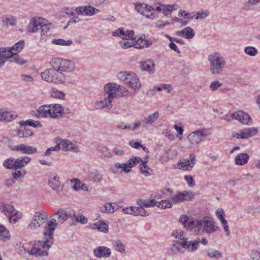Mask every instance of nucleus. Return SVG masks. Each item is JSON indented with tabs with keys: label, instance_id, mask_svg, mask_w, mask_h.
<instances>
[{
	"label": "nucleus",
	"instance_id": "f257e3e1",
	"mask_svg": "<svg viewBox=\"0 0 260 260\" xmlns=\"http://www.w3.org/2000/svg\"><path fill=\"white\" fill-rule=\"evenodd\" d=\"M50 64L53 68V83L55 84L64 83L67 80L64 73L72 72L75 69L73 61L60 58L51 59Z\"/></svg>",
	"mask_w": 260,
	"mask_h": 260
},
{
	"label": "nucleus",
	"instance_id": "f03ea898",
	"mask_svg": "<svg viewBox=\"0 0 260 260\" xmlns=\"http://www.w3.org/2000/svg\"><path fill=\"white\" fill-rule=\"evenodd\" d=\"M172 236L174 238L179 240L173 241L170 250L174 254L183 253L184 250L183 249L189 252H194L199 247L200 239L197 238L193 241H188V239L184 236V232L180 229L173 231Z\"/></svg>",
	"mask_w": 260,
	"mask_h": 260
},
{
	"label": "nucleus",
	"instance_id": "7ed1b4c3",
	"mask_svg": "<svg viewBox=\"0 0 260 260\" xmlns=\"http://www.w3.org/2000/svg\"><path fill=\"white\" fill-rule=\"evenodd\" d=\"M193 226L198 234H211L219 230L216 222L211 217L204 216L194 221L189 222V226Z\"/></svg>",
	"mask_w": 260,
	"mask_h": 260
},
{
	"label": "nucleus",
	"instance_id": "20e7f679",
	"mask_svg": "<svg viewBox=\"0 0 260 260\" xmlns=\"http://www.w3.org/2000/svg\"><path fill=\"white\" fill-rule=\"evenodd\" d=\"M209 62V70L211 74L217 76L221 75L224 71L226 61L223 55L214 52L209 54L207 57Z\"/></svg>",
	"mask_w": 260,
	"mask_h": 260
},
{
	"label": "nucleus",
	"instance_id": "39448f33",
	"mask_svg": "<svg viewBox=\"0 0 260 260\" xmlns=\"http://www.w3.org/2000/svg\"><path fill=\"white\" fill-rule=\"evenodd\" d=\"M117 77L134 90H139L141 87L140 79L134 72L121 71L118 73Z\"/></svg>",
	"mask_w": 260,
	"mask_h": 260
},
{
	"label": "nucleus",
	"instance_id": "423d86ee",
	"mask_svg": "<svg viewBox=\"0 0 260 260\" xmlns=\"http://www.w3.org/2000/svg\"><path fill=\"white\" fill-rule=\"evenodd\" d=\"M52 244V243L46 239H43L42 241L39 240L36 241L31 249L30 250H27V252L29 254L34 255L36 256L47 255L48 250Z\"/></svg>",
	"mask_w": 260,
	"mask_h": 260
},
{
	"label": "nucleus",
	"instance_id": "0eeeda50",
	"mask_svg": "<svg viewBox=\"0 0 260 260\" xmlns=\"http://www.w3.org/2000/svg\"><path fill=\"white\" fill-rule=\"evenodd\" d=\"M0 211L7 216L10 223H15L22 217V214L20 212L16 210L12 205L8 203H0Z\"/></svg>",
	"mask_w": 260,
	"mask_h": 260
},
{
	"label": "nucleus",
	"instance_id": "6e6552de",
	"mask_svg": "<svg viewBox=\"0 0 260 260\" xmlns=\"http://www.w3.org/2000/svg\"><path fill=\"white\" fill-rule=\"evenodd\" d=\"M113 36L121 38L123 40L120 42V45L123 49H127L134 46L136 44L133 41L129 42L127 40L133 38L134 32L133 30H124L122 28H119L113 32Z\"/></svg>",
	"mask_w": 260,
	"mask_h": 260
},
{
	"label": "nucleus",
	"instance_id": "1a4fd4ad",
	"mask_svg": "<svg viewBox=\"0 0 260 260\" xmlns=\"http://www.w3.org/2000/svg\"><path fill=\"white\" fill-rule=\"evenodd\" d=\"M106 93L113 94V99L118 97L131 96V93L125 87L114 83H107L104 88Z\"/></svg>",
	"mask_w": 260,
	"mask_h": 260
},
{
	"label": "nucleus",
	"instance_id": "9d476101",
	"mask_svg": "<svg viewBox=\"0 0 260 260\" xmlns=\"http://www.w3.org/2000/svg\"><path fill=\"white\" fill-rule=\"evenodd\" d=\"M48 219V214L44 210H41L36 212L28 225V229L31 230H35L41 225L47 222Z\"/></svg>",
	"mask_w": 260,
	"mask_h": 260
},
{
	"label": "nucleus",
	"instance_id": "9b49d317",
	"mask_svg": "<svg viewBox=\"0 0 260 260\" xmlns=\"http://www.w3.org/2000/svg\"><path fill=\"white\" fill-rule=\"evenodd\" d=\"M57 225L58 223L56 222V219L52 218L50 220H48L44 225L43 231V239H46L53 243L54 241L53 234Z\"/></svg>",
	"mask_w": 260,
	"mask_h": 260
},
{
	"label": "nucleus",
	"instance_id": "f8f14e48",
	"mask_svg": "<svg viewBox=\"0 0 260 260\" xmlns=\"http://www.w3.org/2000/svg\"><path fill=\"white\" fill-rule=\"evenodd\" d=\"M142 161L140 157L133 156L130 158L125 163L120 164L117 162L115 167L117 169H121L120 172L128 173L132 171V168Z\"/></svg>",
	"mask_w": 260,
	"mask_h": 260
},
{
	"label": "nucleus",
	"instance_id": "ddd939ff",
	"mask_svg": "<svg viewBox=\"0 0 260 260\" xmlns=\"http://www.w3.org/2000/svg\"><path fill=\"white\" fill-rule=\"evenodd\" d=\"M136 11L146 18L153 20L158 18L157 14L153 12L154 8L144 3L139 4L135 6Z\"/></svg>",
	"mask_w": 260,
	"mask_h": 260
},
{
	"label": "nucleus",
	"instance_id": "4468645a",
	"mask_svg": "<svg viewBox=\"0 0 260 260\" xmlns=\"http://www.w3.org/2000/svg\"><path fill=\"white\" fill-rule=\"evenodd\" d=\"M196 156L193 154H191L189 156L188 159L183 158L179 161L176 164L175 168L184 171H191L196 164Z\"/></svg>",
	"mask_w": 260,
	"mask_h": 260
},
{
	"label": "nucleus",
	"instance_id": "2eb2a0df",
	"mask_svg": "<svg viewBox=\"0 0 260 260\" xmlns=\"http://www.w3.org/2000/svg\"><path fill=\"white\" fill-rule=\"evenodd\" d=\"M257 132V129L255 127L246 128L240 130L239 132H233L232 137L237 139H247L256 134Z\"/></svg>",
	"mask_w": 260,
	"mask_h": 260
},
{
	"label": "nucleus",
	"instance_id": "dca6fc26",
	"mask_svg": "<svg viewBox=\"0 0 260 260\" xmlns=\"http://www.w3.org/2000/svg\"><path fill=\"white\" fill-rule=\"evenodd\" d=\"M50 105H44L41 106L39 108L31 111V115L38 118H52L51 109Z\"/></svg>",
	"mask_w": 260,
	"mask_h": 260
},
{
	"label": "nucleus",
	"instance_id": "f3484780",
	"mask_svg": "<svg viewBox=\"0 0 260 260\" xmlns=\"http://www.w3.org/2000/svg\"><path fill=\"white\" fill-rule=\"evenodd\" d=\"M194 198V194L191 191H183L177 192L172 196L171 200L173 204L182 202L184 201H190Z\"/></svg>",
	"mask_w": 260,
	"mask_h": 260
},
{
	"label": "nucleus",
	"instance_id": "a211bd4d",
	"mask_svg": "<svg viewBox=\"0 0 260 260\" xmlns=\"http://www.w3.org/2000/svg\"><path fill=\"white\" fill-rule=\"evenodd\" d=\"M24 42L23 40H20L18 42L16 43L13 46L10 48H0L5 51V53L8 54V56L6 58V61L13 56V55L17 54V53L20 52L24 47Z\"/></svg>",
	"mask_w": 260,
	"mask_h": 260
},
{
	"label": "nucleus",
	"instance_id": "6ab92c4d",
	"mask_svg": "<svg viewBox=\"0 0 260 260\" xmlns=\"http://www.w3.org/2000/svg\"><path fill=\"white\" fill-rule=\"evenodd\" d=\"M76 12L82 16H91L100 12V10L90 5L79 6L75 9Z\"/></svg>",
	"mask_w": 260,
	"mask_h": 260
},
{
	"label": "nucleus",
	"instance_id": "aec40b11",
	"mask_svg": "<svg viewBox=\"0 0 260 260\" xmlns=\"http://www.w3.org/2000/svg\"><path fill=\"white\" fill-rule=\"evenodd\" d=\"M10 149L14 151L21 152L26 154H32L37 152V149L35 147L27 146L23 144L18 145L10 146Z\"/></svg>",
	"mask_w": 260,
	"mask_h": 260
},
{
	"label": "nucleus",
	"instance_id": "412c9836",
	"mask_svg": "<svg viewBox=\"0 0 260 260\" xmlns=\"http://www.w3.org/2000/svg\"><path fill=\"white\" fill-rule=\"evenodd\" d=\"M207 136V134L202 131H197L188 135L187 139L192 145H198L203 141V138Z\"/></svg>",
	"mask_w": 260,
	"mask_h": 260
},
{
	"label": "nucleus",
	"instance_id": "4be33fe9",
	"mask_svg": "<svg viewBox=\"0 0 260 260\" xmlns=\"http://www.w3.org/2000/svg\"><path fill=\"white\" fill-rule=\"evenodd\" d=\"M45 19L41 17H33L30 21L27 30L28 32L34 33L40 29Z\"/></svg>",
	"mask_w": 260,
	"mask_h": 260
},
{
	"label": "nucleus",
	"instance_id": "5701e85b",
	"mask_svg": "<svg viewBox=\"0 0 260 260\" xmlns=\"http://www.w3.org/2000/svg\"><path fill=\"white\" fill-rule=\"evenodd\" d=\"M108 94L107 98H105L104 100L96 102L95 107L97 109H103L107 108L109 110L112 108V101L113 99V94L106 93Z\"/></svg>",
	"mask_w": 260,
	"mask_h": 260
},
{
	"label": "nucleus",
	"instance_id": "b1692460",
	"mask_svg": "<svg viewBox=\"0 0 260 260\" xmlns=\"http://www.w3.org/2000/svg\"><path fill=\"white\" fill-rule=\"evenodd\" d=\"M234 116L235 119L240 122L249 125L252 123V119L249 115L243 111H238L234 113Z\"/></svg>",
	"mask_w": 260,
	"mask_h": 260
},
{
	"label": "nucleus",
	"instance_id": "393cba45",
	"mask_svg": "<svg viewBox=\"0 0 260 260\" xmlns=\"http://www.w3.org/2000/svg\"><path fill=\"white\" fill-rule=\"evenodd\" d=\"M94 255L97 258H108L111 254L110 249L107 247L100 246L93 249Z\"/></svg>",
	"mask_w": 260,
	"mask_h": 260
},
{
	"label": "nucleus",
	"instance_id": "a878e982",
	"mask_svg": "<svg viewBox=\"0 0 260 260\" xmlns=\"http://www.w3.org/2000/svg\"><path fill=\"white\" fill-rule=\"evenodd\" d=\"M173 89V86L170 84H161L158 86H154L152 89H149L147 91L146 94L149 96H152L155 94V91H161L162 90H165L170 93Z\"/></svg>",
	"mask_w": 260,
	"mask_h": 260
},
{
	"label": "nucleus",
	"instance_id": "bb28decb",
	"mask_svg": "<svg viewBox=\"0 0 260 260\" xmlns=\"http://www.w3.org/2000/svg\"><path fill=\"white\" fill-rule=\"evenodd\" d=\"M53 218H57L56 222L58 223V225L63 223L68 218L71 217V215L68 214L64 210L60 209L57 210L52 215Z\"/></svg>",
	"mask_w": 260,
	"mask_h": 260
},
{
	"label": "nucleus",
	"instance_id": "cd10ccee",
	"mask_svg": "<svg viewBox=\"0 0 260 260\" xmlns=\"http://www.w3.org/2000/svg\"><path fill=\"white\" fill-rule=\"evenodd\" d=\"M51 109L52 118H58L62 116L64 111V108L61 105L58 104H50Z\"/></svg>",
	"mask_w": 260,
	"mask_h": 260
},
{
	"label": "nucleus",
	"instance_id": "c85d7f7f",
	"mask_svg": "<svg viewBox=\"0 0 260 260\" xmlns=\"http://www.w3.org/2000/svg\"><path fill=\"white\" fill-rule=\"evenodd\" d=\"M16 117L12 111L0 108V121L10 122L14 120Z\"/></svg>",
	"mask_w": 260,
	"mask_h": 260
},
{
	"label": "nucleus",
	"instance_id": "c756f323",
	"mask_svg": "<svg viewBox=\"0 0 260 260\" xmlns=\"http://www.w3.org/2000/svg\"><path fill=\"white\" fill-rule=\"evenodd\" d=\"M165 153L160 157V160L162 164L168 162L170 160L173 159L177 154V151L173 149H168L164 150Z\"/></svg>",
	"mask_w": 260,
	"mask_h": 260
},
{
	"label": "nucleus",
	"instance_id": "7c9ffc66",
	"mask_svg": "<svg viewBox=\"0 0 260 260\" xmlns=\"http://www.w3.org/2000/svg\"><path fill=\"white\" fill-rule=\"evenodd\" d=\"M42 25V26L40 28L41 36L42 39L46 40V38L51 34V28L52 25L51 23H48L47 20L46 19H44Z\"/></svg>",
	"mask_w": 260,
	"mask_h": 260
},
{
	"label": "nucleus",
	"instance_id": "2f4dec72",
	"mask_svg": "<svg viewBox=\"0 0 260 260\" xmlns=\"http://www.w3.org/2000/svg\"><path fill=\"white\" fill-rule=\"evenodd\" d=\"M48 184L50 187L54 190H58L60 187V182L59 181V177L55 173H50Z\"/></svg>",
	"mask_w": 260,
	"mask_h": 260
},
{
	"label": "nucleus",
	"instance_id": "473e14b6",
	"mask_svg": "<svg viewBox=\"0 0 260 260\" xmlns=\"http://www.w3.org/2000/svg\"><path fill=\"white\" fill-rule=\"evenodd\" d=\"M176 35L178 36L184 37L187 39H191L195 35V33L193 29L190 27H186L181 30L176 31Z\"/></svg>",
	"mask_w": 260,
	"mask_h": 260
},
{
	"label": "nucleus",
	"instance_id": "72a5a7b5",
	"mask_svg": "<svg viewBox=\"0 0 260 260\" xmlns=\"http://www.w3.org/2000/svg\"><path fill=\"white\" fill-rule=\"evenodd\" d=\"M31 160V158L24 156L18 158H15V170L22 168L28 165Z\"/></svg>",
	"mask_w": 260,
	"mask_h": 260
},
{
	"label": "nucleus",
	"instance_id": "f704fd0d",
	"mask_svg": "<svg viewBox=\"0 0 260 260\" xmlns=\"http://www.w3.org/2000/svg\"><path fill=\"white\" fill-rule=\"evenodd\" d=\"M140 162H141V164L139 166V169L142 174L145 177L150 176L153 175L154 173L153 170L147 165V161L142 159V161Z\"/></svg>",
	"mask_w": 260,
	"mask_h": 260
},
{
	"label": "nucleus",
	"instance_id": "c9c22d12",
	"mask_svg": "<svg viewBox=\"0 0 260 260\" xmlns=\"http://www.w3.org/2000/svg\"><path fill=\"white\" fill-rule=\"evenodd\" d=\"M71 183H74L73 189L76 191L83 190L84 191H88L89 186L85 183H82L78 178H74L70 180Z\"/></svg>",
	"mask_w": 260,
	"mask_h": 260
},
{
	"label": "nucleus",
	"instance_id": "e433bc0d",
	"mask_svg": "<svg viewBox=\"0 0 260 260\" xmlns=\"http://www.w3.org/2000/svg\"><path fill=\"white\" fill-rule=\"evenodd\" d=\"M155 64L152 59H148L141 62V68L143 71L152 73L154 71Z\"/></svg>",
	"mask_w": 260,
	"mask_h": 260
},
{
	"label": "nucleus",
	"instance_id": "4c0bfd02",
	"mask_svg": "<svg viewBox=\"0 0 260 260\" xmlns=\"http://www.w3.org/2000/svg\"><path fill=\"white\" fill-rule=\"evenodd\" d=\"M159 116V112L158 111H156L154 113L149 115L148 116L144 117L142 121L145 126L151 125L157 120Z\"/></svg>",
	"mask_w": 260,
	"mask_h": 260
},
{
	"label": "nucleus",
	"instance_id": "58836bf2",
	"mask_svg": "<svg viewBox=\"0 0 260 260\" xmlns=\"http://www.w3.org/2000/svg\"><path fill=\"white\" fill-rule=\"evenodd\" d=\"M53 68L45 70L41 73V76L42 80L53 83Z\"/></svg>",
	"mask_w": 260,
	"mask_h": 260
},
{
	"label": "nucleus",
	"instance_id": "ea45409f",
	"mask_svg": "<svg viewBox=\"0 0 260 260\" xmlns=\"http://www.w3.org/2000/svg\"><path fill=\"white\" fill-rule=\"evenodd\" d=\"M118 209L115 203H106L101 208V211L103 213H112Z\"/></svg>",
	"mask_w": 260,
	"mask_h": 260
},
{
	"label": "nucleus",
	"instance_id": "a19ab883",
	"mask_svg": "<svg viewBox=\"0 0 260 260\" xmlns=\"http://www.w3.org/2000/svg\"><path fill=\"white\" fill-rule=\"evenodd\" d=\"M249 159V155L247 153H241L236 156L235 163L239 166H243L246 164Z\"/></svg>",
	"mask_w": 260,
	"mask_h": 260
},
{
	"label": "nucleus",
	"instance_id": "79ce46f5",
	"mask_svg": "<svg viewBox=\"0 0 260 260\" xmlns=\"http://www.w3.org/2000/svg\"><path fill=\"white\" fill-rule=\"evenodd\" d=\"M32 132L24 126H21L17 131V135L20 138H26L32 135Z\"/></svg>",
	"mask_w": 260,
	"mask_h": 260
},
{
	"label": "nucleus",
	"instance_id": "37998d69",
	"mask_svg": "<svg viewBox=\"0 0 260 260\" xmlns=\"http://www.w3.org/2000/svg\"><path fill=\"white\" fill-rule=\"evenodd\" d=\"M93 229H96L100 232L107 233L108 232V225L104 221L100 220L93 225Z\"/></svg>",
	"mask_w": 260,
	"mask_h": 260
},
{
	"label": "nucleus",
	"instance_id": "c03bdc74",
	"mask_svg": "<svg viewBox=\"0 0 260 260\" xmlns=\"http://www.w3.org/2000/svg\"><path fill=\"white\" fill-rule=\"evenodd\" d=\"M19 124L21 126H27L29 125L33 127H42V125L41 123L39 121H36L32 119H28L26 121H20Z\"/></svg>",
	"mask_w": 260,
	"mask_h": 260
},
{
	"label": "nucleus",
	"instance_id": "a18cd8bd",
	"mask_svg": "<svg viewBox=\"0 0 260 260\" xmlns=\"http://www.w3.org/2000/svg\"><path fill=\"white\" fill-rule=\"evenodd\" d=\"M54 141L55 143L59 145L60 148L63 151H67L69 145H71V141L67 139H62L57 137L55 138Z\"/></svg>",
	"mask_w": 260,
	"mask_h": 260
},
{
	"label": "nucleus",
	"instance_id": "49530a36",
	"mask_svg": "<svg viewBox=\"0 0 260 260\" xmlns=\"http://www.w3.org/2000/svg\"><path fill=\"white\" fill-rule=\"evenodd\" d=\"M141 41L142 42H144V44L142 45H139L138 43H136V45H135V47L137 49H141V48H147L153 44V41L150 39H142V38L141 37L140 38L138 41Z\"/></svg>",
	"mask_w": 260,
	"mask_h": 260
},
{
	"label": "nucleus",
	"instance_id": "de8ad7c7",
	"mask_svg": "<svg viewBox=\"0 0 260 260\" xmlns=\"http://www.w3.org/2000/svg\"><path fill=\"white\" fill-rule=\"evenodd\" d=\"M51 96L53 98L63 100L64 98L65 93L55 88H52L51 91Z\"/></svg>",
	"mask_w": 260,
	"mask_h": 260
},
{
	"label": "nucleus",
	"instance_id": "09e8293b",
	"mask_svg": "<svg viewBox=\"0 0 260 260\" xmlns=\"http://www.w3.org/2000/svg\"><path fill=\"white\" fill-rule=\"evenodd\" d=\"M10 237V234L8 230L3 226L0 225V239L8 240Z\"/></svg>",
	"mask_w": 260,
	"mask_h": 260
},
{
	"label": "nucleus",
	"instance_id": "8fccbe9b",
	"mask_svg": "<svg viewBox=\"0 0 260 260\" xmlns=\"http://www.w3.org/2000/svg\"><path fill=\"white\" fill-rule=\"evenodd\" d=\"M148 215V213L142 207H134L135 216H147Z\"/></svg>",
	"mask_w": 260,
	"mask_h": 260
},
{
	"label": "nucleus",
	"instance_id": "3c124183",
	"mask_svg": "<svg viewBox=\"0 0 260 260\" xmlns=\"http://www.w3.org/2000/svg\"><path fill=\"white\" fill-rule=\"evenodd\" d=\"M207 255L210 258H219L222 256V253L218 250L209 249L206 251Z\"/></svg>",
	"mask_w": 260,
	"mask_h": 260
},
{
	"label": "nucleus",
	"instance_id": "603ef678",
	"mask_svg": "<svg viewBox=\"0 0 260 260\" xmlns=\"http://www.w3.org/2000/svg\"><path fill=\"white\" fill-rule=\"evenodd\" d=\"M3 22L6 25H14L16 23V19L15 17L10 16L4 17L2 19Z\"/></svg>",
	"mask_w": 260,
	"mask_h": 260
},
{
	"label": "nucleus",
	"instance_id": "864d4df0",
	"mask_svg": "<svg viewBox=\"0 0 260 260\" xmlns=\"http://www.w3.org/2000/svg\"><path fill=\"white\" fill-rule=\"evenodd\" d=\"M52 42L53 44L55 45L63 46H70L73 43V42L71 40H69L66 41L62 39H54Z\"/></svg>",
	"mask_w": 260,
	"mask_h": 260
},
{
	"label": "nucleus",
	"instance_id": "5fc2aeb1",
	"mask_svg": "<svg viewBox=\"0 0 260 260\" xmlns=\"http://www.w3.org/2000/svg\"><path fill=\"white\" fill-rule=\"evenodd\" d=\"M15 158H9L6 160H5L3 162V166L9 169H15Z\"/></svg>",
	"mask_w": 260,
	"mask_h": 260
},
{
	"label": "nucleus",
	"instance_id": "6e6d98bb",
	"mask_svg": "<svg viewBox=\"0 0 260 260\" xmlns=\"http://www.w3.org/2000/svg\"><path fill=\"white\" fill-rule=\"evenodd\" d=\"M244 52L250 56H255L258 54V50L254 47L247 46L245 47Z\"/></svg>",
	"mask_w": 260,
	"mask_h": 260
},
{
	"label": "nucleus",
	"instance_id": "4d7b16f0",
	"mask_svg": "<svg viewBox=\"0 0 260 260\" xmlns=\"http://www.w3.org/2000/svg\"><path fill=\"white\" fill-rule=\"evenodd\" d=\"M90 177L92 181L96 183L100 182L103 179L102 174L98 172L90 173Z\"/></svg>",
	"mask_w": 260,
	"mask_h": 260
},
{
	"label": "nucleus",
	"instance_id": "13d9d810",
	"mask_svg": "<svg viewBox=\"0 0 260 260\" xmlns=\"http://www.w3.org/2000/svg\"><path fill=\"white\" fill-rule=\"evenodd\" d=\"M113 246L116 251L120 253L125 252V246L120 241L117 240L115 241Z\"/></svg>",
	"mask_w": 260,
	"mask_h": 260
},
{
	"label": "nucleus",
	"instance_id": "bf43d9fd",
	"mask_svg": "<svg viewBox=\"0 0 260 260\" xmlns=\"http://www.w3.org/2000/svg\"><path fill=\"white\" fill-rule=\"evenodd\" d=\"M11 58V61L15 62L18 64L22 65L26 62V60L20 57L18 54L13 55Z\"/></svg>",
	"mask_w": 260,
	"mask_h": 260
},
{
	"label": "nucleus",
	"instance_id": "052dcab7",
	"mask_svg": "<svg viewBox=\"0 0 260 260\" xmlns=\"http://www.w3.org/2000/svg\"><path fill=\"white\" fill-rule=\"evenodd\" d=\"M160 207L162 209L170 208H171L173 203L171 200H162L159 202Z\"/></svg>",
	"mask_w": 260,
	"mask_h": 260
},
{
	"label": "nucleus",
	"instance_id": "680f3d73",
	"mask_svg": "<svg viewBox=\"0 0 260 260\" xmlns=\"http://www.w3.org/2000/svg\"><path fill=\"white\" fill-rule=\"evenodd\" d=\"M174 5H165L164 9L162 11V13L167 17H169L171 15V13L173 10Z\"/></svg>",
	"mask_w": 260,
	"mask_h": 260
},
{
	"label": "nucleus",
	"instance_id": "e2e57ef3",
	"mask_svg": "<svg viewBox=\"0 0 260 260\" xmlns=\"http://www.w3.org/2000/svg\"><path fill=\"white\" fill-rule=\"evenodd\" d=\"M137 204L139 206L142 207L143 208H149L152 207V204H151V202H150V200H138L137 201Z\"/></svg>",
	"mask_w": 260,
	"mask_h": 260
},
{
	"label": "nucleus",
	"instance_id": "0e129e2a",
	"mask_svg": "<svg viewBox=\"0 0 260 260\" xmlns=\"http://www.w3.org/2000/svg\"><path fill=\"white\" fill-rule=\"evenodd\" d=\"M162 134L170 140H173L175 139L173 133L168 128L164 129L162 131Z\"/></svg>",
	"mask_w": 260,
	"mask_h": 260
},
{
	"label": "nucleus",
	"instance_id": "69168bd1",
	"mask_svg": "<svg viewBox=\"0 0 260 260\" xmlns=\"http://www.w3.org/2000/svg\"><path fill=\"white\" fill-rule=\"evenodd\" d=\"M26 172L24 170L17 171V170H16L14 172L12 173V176L14 179H18L23 178Z\"/></svg>",
	"mask_w": 260,
	"mask_h": 260
},
{
	"label": "nucleus",
	"instance_id": "338daca9",
	"mask_svg": "<svg viewBox=\"0 0 260 260\" xmlns=\"http://www.w3.org/2000/svg\"><path fill=\"white\" fill-rule=\"evenodd\" d=\"M222 83L218 80H215L211 82L209 88L210 89L213 91L216 90L218 88L222 86Z\"/></svg>",
	"mask_w": 260,
	"mask_h": 260
},
{
	"label": "nucleus",
	"instance_id": "774afa93",
	"mask_svg": "<svg viewBox=\"0 0 260 260\" xmlns=\"http://www.w3.org/2000/svg\"><path fill=\"white\" fill-rule=\"evenodd\" d=\"M3 49H0V69L4 67L8 54L5 53Z\"/></svg>",
	"mask_w": 260,
	"mask_h": 260
}]
</instances>
